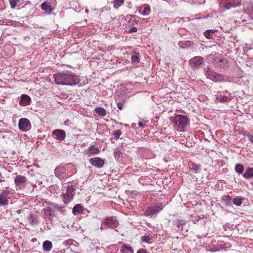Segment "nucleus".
Instances as JSON below:
<instances>
[{
	"label": "nucleus",
	"mask_w": 253,
	"mask_h": 253,
	"mask_svg": "<svg viewBox=\"0 0 253 253\" xmlns=\"http://www.w3.org/2000/svg\"><path fill=\"white\" fill-rule=\"evenodd\" d=\"M170 120L173 124L175 129L179 131H184L189 123L187 117L183 115L171 117Z\"/></svg>",
	"instance_id": "1"
},
{
	"label": "nucleus",
	"mask_w": 253,
	"mask_h": 253,
	"mask_svg": "<svg viewBox=\"0 0 253 253\" xmlns=\"http://www.w3.org/2000/svg\"><path fill=\"white\" fill-rule=\"evenodd\" d=\"M75 194V187L72 185L64 186L62 189V196L63 201L65 204H68L73 198Z\"/></svg>",
	"instance_id": "2"
},
{
	"label": "nucleus",
	"mask_w": 253,
	"mask_h": 253,
	"mask_svg": "<svg viewBox=\"0 0 253 253\" xmlns=\"http://www.w3.org/2000/svg\"><path fill=\"white\" fill-rule=\"evenodd\" d=\"M14 194V190L8 187L2 190L0 193V206H7L9 204V199Z\"/></svg>",
	"instance_id": "3"
},
{
	"label": "nucleus",
	"mask_w": 253,
	"mask_h": 253,
	"mask_svg": "<svg viewBox=\"0 0 253 253\" xmlns=\"http://www.w3.org/2000/svg\"><path fill=\"white\" fill-rule=\"evenodd\" d=\"M205 72L207 77L215 82H221L224 80V76L222 75L216 73L209 68H205Z\"/></svg>",
	"instance_id": "4"
},
{
	"label": "nucleus",
	"mask_w": 253,
	"mask_h": 253,
	"mask_svg": "<svg viewBox=\"0 0 253 253\" xmlns=\"http://www.w3.org/2000/svg\"><path fill=\"white\" fill-rule=\"evenodd\" d=\"M56 0H47L41 5V9L47 13H50L53 11V6L55 4Z\"/></svg>",
	"instance_id": "5"
},
{
	"label": "nucleus",
	"mask_w": 253,
	"mask_h": 253,
	"mask_svg": "<svg viewBox=\"0 0 253 253\" xmlns=\"http://www.w3.org/2000/svg\"><path fill=\"white\" fill-rule=\"evenodd\" d=\"M67 73H58L54 75V81L57 84L66 85Z\"/></svg>",
	"instance_id": "6"
},
{
	"label": "nucleus",
	"mask_w": 253,
	"mask_h": 253,
	"mask_svg": "<svg viewBox=\"0 0 253 253\" xmlns=\"http://www.w3.org/2000/svg\"><path fill=\"white\" fill-rule=\"evenodd\" d=\"M163 207L162 204L156 205L155 206L148 207L144 212V215L146 216H153L157 214L163 209Z\"/></svg>",
	"instance_id": "7"
},
{
	"label": "nucleus",
	"mask_w": 253,
	"mask_h": 253,
	"mask_svg": "<svg viewBox=\"0 0 253 253\" xmlns=\"http://www.w3.org/2000/svg\"><path fill=\"white\" fill-rule=\"evenodd\" d=\"M18 127L21 130L26 132L31 129V124L28 119L23 118L19 121Z\"/></svg>",
	"instance_id": "8"
},
{
	"label": "nucleus",
	"mask_w": 253,
	"mask_h": 253,
	"mask_svg": "<svg viewBox=\"0 0 253 253\" xmlns=\"http://www.w3.org/2000/svg\"><path fill=\"white\" fill-rule=\"evenodd\" d=\"M67 83H66V85H74L76 84H79V86L82 85V83H80V79L78 76L67 73Z\"/></svg>",
	"instance_id": "9"
},
{
	"label": "nucleus",
	"mask_w": 253,
	"mask_h": 253,
	"mask_svg": "<svg viewBox=\"0 0 253 253\" xmlns=\"http://www.w3.org/2000/svg\"><path fill=\"white\" fill-rule=\"evenodd\" d=\"M213 63L216 67L220 68H226L229 65V62L225 58H220L218 57H215L213 58Z\"/></svg>",
	"instance_id": "10"
},
{
	"label": "nucleus",
	"mask_w": 253,
	"mask_h": 253,
	"mask_svg": "<svg viewBox=\"0 0 253 253\" xmlns=\"http://www.w3.org/2000/svg\"><path fill=\"white\" fill-rule=\"evenodd\" d=\"M219 6L225 9H229L232 7L237 6L238 4L235 0H221L219 2Z\"/></svg>",
	"instance_id": "11"
},
{
	"label": "nucleus",
	"mask_w": 253,
	"mask_h": 253,
	"mask_svg": "<svg viewBox=\"0 0 253 253\" xmlns=\"http://www.w3.org/2000/svg\"><path fill=\"white\" fill-rule=\"evenodd\" d=\"M227 91H218L215 95L216 100L220 103H224L230 100V97L226 95Z\"/></svg>",
	"instance_id": "12"
},
{
	"label": "nucleus",
	"mask_w": 253,
	"mask_h": 253,
	"mask_svg": "<svg viewBox=\"0 0 253 253\" xmlns=\"http://www.w3.org/2000/svg\"><path fill=\"white\" fill-rule=\"evenodd\" d=\"M52 136L59 141L63 140L66 137V132L62 129H55L52 132Z\"/></svg>",
	"instance_id": "13"
},
{
	"label": "nucleus",
	"mask_w": 253,
	"mask_h": 253,
	"mask_svg": "<svg viewBox=\"0 0 253 253\" xmlns=\"http://www.w3.org/2000/svg\"><path fill=\"white\" fill-rule=\"evenodd\" d=\"M89 161L91 165L98 168H101L104 164V161L99 157L91 158Z\"/></svg>",
	"instance_id": "14"
},
{
	"label": "nucleus",
	"mask_w": 253,
	"mask_h": 253,
	"mask_svg": "<svg viewBox=\"0 0 253 253\" xmlns=\"http://www.w3.org/2000/svg\"><path fill=\"white\" fill-rule=\"evenodd\" d=\"M118 221L112 217H107L104 220L102 226H106L109 228H114L118 226Z\"/></svg>",
	"instance_id": "15"
},
{
	"label": "nucleus",
	"mask_w": 253,
	"mask_h": 253,
	"mask_svg": "<svg viewBox=\"0 0 253 253\" xmlns=\"http://www.w3.org/2000/svg\"><path fill=\"white\" fill-rule=\"evenodd\" d=\"M191 65L195 67H199L203 62V58L201 56H196L189 60Z\"/></svg>",
	"instance_id": "16"
},
{
	"label": "nucleus",
	"mask_w": 253,
	"mask_h": 253,
	"mask_svg": "<svg viewBox=\"0 0 253 253\" xmlns=\"http://www.w3.org/2000/svg\"><path fill=\"white\" fill-rule=\"evenodd\" d=\"M85 152L88 156L90 157L98 154L99 153V150L94 145H91Z\"/></svg>",
	"instance_id": "17"
},
{
	"label": "nucleus",
	"mask_w": 253,
	"mask_h": 253,
	"mask_svg": "<svg viewBox=\"0 0 253 253\" xmlns=\"http://www.w3.org/2000/svg\"><path fill=\"white\" fill-rule=\"evenodd\" d=\"M13 175H16L14 178V183L16 186L22 183H24L26 182L27 178L26 177L21 175H17L16 173H13Z\"/></svg>",
	"instance_id": "18"
},
{
	"label": "nucleus",
	"mask_w": 253,
	"mask_h": 253,
	"mask_svg": "<svg viewBox=\"0 0 253 253\" xmlns=\"http://www.w3.org/2000/svg\"><path fill=\"white\" fill-rule=\"evenodd\" d=\"M66 172V169L64 167L58 166L56 167L54 170L55 175L61 179L62 177V175Z\"/></svg>",
	"instance_id": "19"
},
{
	"label": "nucleus",
	"mask_w": 253,
	"mask_h": 253,
	"mask_svg": "<svg viewBox=\"0 0 253 253\" xmlns=\"http://www.w3.org/2000/svg\"><path fill=\"white\" fill-rule=\"evenodd\" d=\"M31 100V98L29 96L26 94H22L21 96V99L19 103L22 106H26L30 104Z\"/></svg>",
	"instance_id": "20"
},
{
	"label": "nucleus",
	"mask_w": 253,
	"mask_h": 253,
	"mask_svg": "<svg viewBox=\"0 0 253 253\" xmlns=\"http://www.w3.org/2000/svg\"><path fill=\"white\" fill-rule=\"evenodd\" d=\"M9 1L10 4V7L12 9L21 6L25 2L24 0H9Z\"/></svg>",
	"instance_id": "21"
},
{
	"label": "nucleus",
	"mask_w": 253,
	"mask_h": 253,
	"mask_svg": "<svg viewBox=\"0 0 253 253\" xmlns=\"http://www.w3.org/2000/svg\"><path fill=\"white\" fill-rule=\"evenodd\" d=\"M42 248L45 252H49L52 248V244L51 242L46 240L43 242Z\"/></svg>",
	"instance_id": "22"
},
{
	"label": "nucleus",
	"mask_w": 253,
	"mask_h": 253,
	"mask_svg": "<svg viewBox=\"0 0 253 253\" xmlns=\"http://www.w3.org/2000/svg\"><path fill=\"white\" fill-rule=\"evenodd\" d=\"M83 210V207L80 204H77L74 207L72 211L74 215H77L82 213Z\"/></svg>",
	"instance_id": "23"
},
{
	"label": "nucleus",
	"mask_w": 253,
	"mask_h": 253,
	"mask_svg": "<svg viewBox=\"0 0 253 253\" xmlns=\"http://www.w3.org/2000/svg\"><path fill=\"white\" fill-rule=\"evenodd\" d=\"M245 179H249L253 177V168H248L246 169L245 172L243 174Z\"/></svg>",
	"instance_id": "24"
},
{
	"label": "nucleus",
	"mask_w": 253,
	"mask_h": 253,
	"mask_svg": "<svg viewBox=\"0 0 253 253\" xmlns=\"http://www.w3.org/2000/svg\"><path fill=\"white\" fill-rule=\"evenodd\" d=\"M215 30H208L204 32L205 37L208 39H213L215 37Z\"/></svg>",
	"instance_id": "25"
},
{
	"label": "nucleus",
	"mask_w": 253,
	"mask_h": 253,
	"mask_svg": "<svg viewBox=\"0 0 253 253\" xmlns=\"http://www.w3.org/2000/svg\"><path fill=\"white\" fill-rule=\"evenodd\" d=\"M119 253H133V250L131 247H127L125 245H123Z\"/></svg>",
	"instance_id": "26"
},
{
	"label": "nucleus",
	"mask_w": 253,
	"mask_h": 253,
	"mask_svg": "<svg viewBox=\"0 0 253 253\" xmlns=\"http://www.w3.org/2000/svg\"><path fill=\"white\" fill-rule=\"evenodd\" d=\"M28 219L30 224L33 225L37 224L39 221L38 216L32 213L30 214Z\"/></svg>",
	"instance_id": "27"
},
{
	"label": "nucleus",
	"mask_w": 253,
	"mask_h": 253,
	"mask_svg": "<svg viewBox=\"0 0 253 253\" xmlns=\"http://www.w3.org/2000/svg\"><path fill=\"white\" fill-rule=\"evenodd\" d=\"M222 200L224 202L227 206H230L232 205V198L229 195H224L222 197Z\"/></svg>",
	"instance_id": "28"
},
{
	"label": "nucleus",
	"mask_w": 253,
	"mask_h": 253,
	"mask_svg": "<svg viewBox=\"0 0 253 253\" xmlns=\"http://www.w3.org/2000/svg\"><path fill=\"white\" fill-rule=\"evenodd\" d=\"M95 113L98 114L99 116L104 117L106 115V110L101 107H96L95 109Z\"/></svg>",
	"instance_id": "29"
},
{
	"label": "nucleus",
	"mask_w": 253,
	"mask_h": 253,
	"mask_svg": "<svg viewBox=\"0 0 253 253\" xmlns=\"http://www.w3.org/2000/svg\"><path fill=\"white\" fill-rule=\"evenodd\" d=\"M244 200V198H243L241 196H237L232 200V202L236 206H240L243 202V201Z\"/></svg>",
	"instance_id": "30"
},
{
	"label": "nucleus",
	"mask_w": 253,
	"mask_h": 253,
	"mask_svg": "<svg viewBox=\"0 0 253 253\" xmlns=\"http://www.w3.org/2000/svg\"><path fill=\"white\" fill-rule=\"evenodd\" d=\"M123 154L119 148L114 150V156L117 161H120L122 157Z\"/></svg>",
	"instance_id": "31"
},
{
	"label": "nucleus",
	"mask_w": 253,
	"mask_h": 253,
	"mask_svg": "<svg viewBox=\"0 0 253 253\" xmlns=\"http://www.w3.org/2000/svg\"><path fill=\"white\" fill-rule=\"evenodd\" d=\"M235 170L238 174H242L244 170V167L242 164H237L235 166Z\"/></svg>",
	"instance_id": "32"
},
{
	"label": "nucleus",
	"mask_w": 253,
	"mask_h": 253,
	"mask_svg": "<svg viewBox=\"0 0 253 253\" xmlns=\"http://www.w3.org/2000/svg\"><path fill=\"white\" fill-rule=\"evenodd\" d=\"M132 63H139V55L137 52H134L131 57Z\"/></svg>",
	"instance_id": "33"
},
{
	"label": "nucleus",
	"mask_w": 253,
	"mask_h": 253,
	"mask_svg": "<svg viewBox=\"0 0 253 253\" xmlns=\"http://www.w3.org/2000/svg\"><path fill=\"white\" fill-rule=\"evenodd\" d=\"M141 241L146 243H151L153 240L152 236L145 235L141 237Z\"/></svg>",
	"instance_id": "34"
},
{
	"label": "nucleus",
	"mask_w": 253,
	"mask_h": 253,
	"mask_svg": "<svg viewBox=\"0 0 253 253\" xmlns=\"http://www.w3.org/2000/svg\"><path fill=\"white\" fill-rule=\"evenodd\" d=\"M176 224L177 230H182L183 225L185 224L184 220H177L175 222Z\"/></svg>",
	"instance_id": "35"
},
{
	"label": "nucleus",
	"mask_w": 253,
	"mask_h": 253,
	"mask_svg": "<svg viewBox=\"0 0 253 253\" xmlns=\"http://www.w3.org/2000/svg\"><path fill=\"white\" fill-rule=\"evenodd\" d=\"M44 214L48 217L53 216L52 210L50 207H48L47 209H44L43 210Z\"/></svg>",
	"instance_id": "36"
},
{
	"label": "nucleus",
	"mask_w": 253,
	"mask_h": 253,
	"mask_svg": "<svg viewBox=\"0 0 253 253\" xmlns=\"http://www.w3.org/2000/svg\"><path fill=\"white\" fill-rule=\"evenodd\" d=\"M124 3V0H115L114 1V6L115 8H118Z\"/></svg>",
	"instance_id": "37"
},
{
	"label": "nucleus",
	"mask_w": 253,
	"mask_h": 253,
	"mask_svg": "<svg viewBox=\"0 0 253 253\" xmlns=\"http://www.w3.org/2000/svg\"><path fill=\"white\" fill-rule=\"evenodd\" d=\"M150 11H151L150 7L149 6H147L144 8L143 11H142V13H141V14H142L143 15L147 16L150 14Z\"/></svg>",
	"instance_id": "38"
},
{
	"label": "nucleus",
	"mask_w": 253,
	"mask_h": 253,
	"mask_svg": "<svg viewBox=\"0 0 253 253\" xmlns=\"http://www.w3.org/2000/svg\"><path fill=\"white\" fill-rule=\"evenodd\" d=\"M122 131L120 129L116 130L113 132V135L114 136V137L117 139L120 136L122 135Z\"/></svg>",
	"instance_id": "39"
},
{
	"label": "nucleus",
	"mask_w": 253,
	"mask_h": 253,
	"mask_svg": "<svg viewBox=\"0 0 253 253\" xmlns=\"http://www.w3.org/2000/svg\"><path fill=\"white\" fill-rule=\"evenodd\" d=\"M248 14L252 20H253V6H250L248 9Z\"/></svg>",
	"instance_id": "40"
},
{
	"label": "nucleus",
	"mask_w": 253,
	"mask_h": 253,
	"mask_svg": "<svg viewBox=\"0 0 253 253\" xmlns=\"http://www.w3.org/2000/svg\"><path fill=\"white\" fill-rule=\"evenodd\" d=\"M191 166L192 167L190 168V169H194L195 173H196L200 169V167L198 165L193 164V165H192Z\"/></svg>",
	"instance_id": "41"
},
{
	"label": "nucleus",
	"mask_w": 253,
	"mask_h": 253,
	"mask_svg": "<svg viewBox=\"0 0 253 253\" xmlns=\"http://www.w3.org/2000/svg\"><path fill=\"white\" fill-rule=\"evenodd\" d=\"M52 206L54 208L57 209L58 211H60L62 209V207L57 204H54Z\"/></svg>",
	"instance_id": "42"
},
{
	"label": "nucleus",
	"mask_w": 253,
	"mask_h": 253,
	"mask_svg": "<svg viewBox=\"0 0 253 253\" xmlns=\"http://www.w3.org/2000/svg\"><path fill=\"white\" fill-rule=\"evenodd\" d=\"M137 29L136 27H132V28H131L129 30L128 33H133V32H137Z\"/></svg>",
	"instance_id": "43"
},
{
	"label": "nucleus",
	"mask_w": 253,
	"mask_h": 253,
	"mask_svg": "<svg viewBox=\"0 0 253 253\" xmlns=\"http://www.w3.org/2000/svg\"><path fill=\"white\" fill-rule=\"evenodd\" d=\"M117 107L120 110H121L123 108V104L122 102H119L117 103Z\"/></svg>",
	"instance_id": "44"
},
{
	"label": "nucleus",
	"mask_w": 253,
	"mask_h": 253,
	"mask_svg": "<svg viewBox=\"0 0 253 253\" xmlns=\"http://www.w3.org/2000/svg\"><path fill=\"white\" fill-rule=\"evenodd\" d=\"M137 253H147L145 250L141 249H139L137 251Z\"/></svg>",
	"instance_id": "45"
},
{
	"label": "nucleus",
	"mask_w": 253,
	"mask_h": 253,
	"mask_svg": "<svg viewBox=\"0 0 253 253\" xmlns=\"http://www.w3.org/2000/svg\"><path fill=\"white\" fill-rule=\"evenodd\" d=\"M138 125L140 127H143L144 126V124L142 122L140 121L138 122Z\"/></svg>",
	"instance_id": "46"
},
{
	"label": "nucleus",
	"mask_w": 253,
	"mask_h": 253,
	"mask_svg": "<svg viewBox=\"0 0 253 253\" xmlns=\"http://www.w3.org/2000/svg\"><path fill=\"white\" fill-rule=\"evenodd\" d=\"M248 137H249L250 140H251V141H252L253 142V136L250 135Z\"/></svg>",
	"instance_id": "47"
},
{
	"label": "nucleus",
	"mask_w": 253,
	"mask_h": 253,
	"mask_svg": "<svg viewBox=\"0 0 253 253\" xmlns=\"http://www.w3.org/2000/svg\"><path fill=\"white\" fill-rule=\"evenodd\" d=\"M21 211H22V210H18L16 211V212H17V213H18V214H20V213H21Z\"/></svg>",
	"instance_id": "48"
},
{
	"label": "nucleus",
	"mask_w": 253,
	"mask_h": 253,
	"mask_svg": "<svg viewBox=\"0 0 253 253\" xmlns=\"http://www.w3.org/2000/svg\"><path fill=\"white\" fill-rule=\"evenodd\" d=\"M37 239L36 238H34L32 239V241L33 242H34L35 240H36Z\"/></svg>",
	"instance_id": "49"
},
{
	"label": "nucleus",
	"mask_w": 253,
	"mask_h": 253,
	"mask_svg": "<svg viewBox=\"0 0 253 253\" xmlns=\"http://www.w3.org/2000/svg\"><path fill=\"white\" fill-rule=\"evenodd\" d=\"M3 180H2V179H0V182H2L3 181Z\"/></svg>",
	"instance_id": "50"
},
{
	"label": "nucleus",
	"mask_w": 253,
	"mask_h": 253,
	"mask_svg": "<svg viewBox=\"0 0 253 253\" xmlns=\"http://www.w3.org/2000/svg\"><path fill=\"white\" fill-rule=\"evenodd\" d=\"M85 12H88V10H85Z\"/></svg>",
	"instance_id": "51"
},
{
	"label": "nucleus",
	"mask_w": 253,
	"mask_h": 253,
	"mask_svg": "<svg viewBox=\"0 0 253 253\" xmlns=\"http://www.w3.org/2000/svg\"><path fill=\"white\" fill-rule=\"evenodd\" d=\"M1 173L0 172V177L1 176Z\"/></svg>",
	"instance_id": "52"
},
{
	"label": "nucleus",
	"mask_w": 253,
	"mask_h": 253,
	"mask_svg": "<svg viewBox=\"0 0 253 253\" xmlns=\"http://www.w3.org/2000/svg\"><path fill=\"white\" fill-rule=\"evenodd\" d=\"M251 184L253 185V181L251 183Z\"/></svg>",
	"instance_id": "53"
}]
</instances>
